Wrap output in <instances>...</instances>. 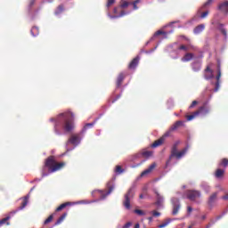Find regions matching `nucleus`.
I'll use <instances>...</instances> for the list:
<instances>
[{
  "label": "nucleus",
  "instance_id": "f257e3e1",
  "mask_svg": "<svg viewBox=\"0 0 228 228\" xmlns=\"http://www.w3.org/2000/svg\"><path fill=\"white\" fill-rule=\"evenodd\" d=\"M50 122H55L54 133L56 134H61L60 129H64L66 133H70L74 129V113L71 111L61 113L55 119L51 118Z\"/></svg>",
  "mask_w": 228,
  "mask_h": 228
},
{
  "label": "nucleus",
  "instance_id": "f03ea898",
  "mask_svg": "<svg viewBox=\"0 0 228 228\" xmlns=\"http://www.w3.org/2000/svg\"><path fill=\"white\" fill-rule=\"evenodd\" d=\"M63 167H65V163L61 162L57 164L56 160L54 159V157H50L45 161V164L42 172V177H47L49 174L58 172V170H61Z\"/></svg>",
  "mask_w": 228,
  "mask_h": 228
},
{
  "label": "nucleus",
  "instance_id": "7ed1b4c3",
  "mask_svg": "<svg viewBox=\"0 0 228 228\" xmlns=\"http://www.w3.org/2000/svg\"><path fill=\"white\" fill-rule=\"evenodd\" d=\"M205 79H215L216 82L212 86H215L214 92H216L217 90L220 89V77H222V70L220 69V64H218L217 68V76L215 78V75L213 74V70L211 69V65L208 66L207 69H205Z\"/></svg>",
  "mask_w": 228,
  "mask_h": 228
},
{
  "label": "nucleus",
  "instance_id": "20e7f679",
  "mask_svg": "<svg viewBox=\"0 0 228 228\" xmlns=\"http://www.w3.org/2000/svg\"><path fill=\"white\" fill-rule=\"evenodd\" d=\"M179 145V141H177L172 147L171 150V155L169 157V159L166 163V167H170V162L176 158V159H181V158H183L186 155V152H188L189 147H185L181 151H177V146Z\"/></svg>",
  "mask_w": 228,
  "mask_h": 228
},
{
  "label": "nucleus",
  "instance_id": "39448f33",
  "mask_svg": "<svg viewBox=\"0 0 228 228\" xmlns=\"http://www.w3.org/2000/svg\"><path fill=\"white\" fill-rule=\"evenodd\" d=\"M183 121H176L169 129V131H167L163 137H161L160 139L157 140L156 142H154L151 144V147L153 149H156V147H159V145H162V143L165 142V138H167V136H170V133H172V131H175V129H178L179 127H181V126H183Z\"/></svg>",
  "mask_w": 228,
  "mask_h": 228
},
{
  "label": "nucleus",
  "instance_id": "423d86ee",
  "mask_svg": "<svg viewBox=\"0 0 228 228\" xmlns=\"http://www.w3.org/2000/svg\"><path fill=\"white\" fill-rule=\"evenodd\" d=\"M28 200H29V195H27L24 197L21 206L17 210L11 212L10 216L0 220V227H1V225H4V224H6L7 225H10V223L8 222V220H10L12 218V216H13V215H15V213H17V211H22V209H24V208H26L28 206Z\"/></svg>",
  "mask_w": 228,
  "mask_h": 228
},
{
  "label": "nucleus",
  "instance_id": "0eeeda50",
  "mask_svg": "<svg viewBox=\"0 0 228 228\" xmlns=\"http://www.w3.org/2000/svg\"><path fill=\"white\" fill-rule=\"evenodd\" d=\"M209 113V108L208 106V103H205L203 106H201L199 110L195 111L193 114L187 116L188 122L193 120L196 117H199V115H201V117H206Z\"/></svg>",
  "mask_w": 228,
  "mask_h": 228
},
{
  "label": "nucleus",
  "instance_id": "6e6552de",
  "mask_svg": "<svg viewBox=\"0 0 228 228\" xmlns=\"http://www.w3.org/2000/svg\"><path fill=\"white\" fill-rule=\"evenodd\" d=\"M109 191L104 193V191H101V190H95L93 191L92 195L93 197H95V193H98L99 197H100V200H104V199H106V197H108V195H110V193H111V191H113V190H115V185L111 184V182H110L107 184Z\"/></svg>",
  "mask_w": 228,
  "mask_h": 228
},
{
  "label": "nucleus",
  "instance_id": "1a4fd4ad",
  "mask_svg": "<svg viewBox=\"0 0 228 228\" xmlns=\"http://www.w3.org/2000/svg\"><path fill=\"white\" fill-rule=\"evenodd\" d=\"M142 0H135L133 2V0H121L120 2V8H129V6H133V10H138L137 4L141 3Z\"/></svg>",
  "mask_w": 228,
  "mask_h": 228
},
{
  "label": "nucleus",
  "instance_id": "9d476101",
  "mask_svg": "<svg viewBox=\"0 0 228 228\" xmlns=\"http://www.w3.org/2000/svg\"><path fill=\"white\" fill-rule=\"evenodd\" d=\"M179 51H197V48L195 46L190 45V43H188L186 45H182L175 51H174L171 53V57H173L174 59L177 58V56H174V53L178 55L179 54Z\"/></svg>",
  "mask_w": 228,
  "mask_h": 228
},
{
  "label": "nucleus",
  "instance_id": "9b49d317",
  "mask_svg": "<svg viewBox=\"0 0 228 228\" xmlns=\"http://www.w3.org/2000/svg\"><path fill=\"white\" fill-rule=\"evenodd\" d=\"M134 196V192L133 191V189H129L127 193L125 195V200L123 202L126 209H131V199H133Z\"/></svg>",
  "mask_w": 228,
  "mask_h": 228
},
{
  "label": "nucleus",
  "instance_id": "f8f14e48",
  "mask_svg": "<svg viewBox=\"0 0 228 228\" xmlns=\"http://www.w3.org/2000/svg\"><path fill=\"white\" fill-rule=\"evenodd\" d=\"M92 202H94V201L79 200V201H76V202H66V203H63L61 206H59L56 208V211H61V209H65V208H67V206H76L77 204H92Z\"/></svg>",
  "mask_w": 228,
  "mask_h": 228
},
{
  "label": "nucleus",
  "instance_id": "ddd939ff",
  "mask_svg": "<svg viewBox=\"0 0 228 228\" xmlns=\"http://www.w3.org/2000/svg\"><path fill=\"white\" fill-rule=\"evenodd\" d=\"M92 202H94V201L79 200V201H76V202H66V203H63L61 206H59L56 208V211H61V209H65V208H67V206H76L77 204H92Z\"/></svg>",
  "mask_w": 228,
  "mask_h": 228
},
{
  "label": "nucleus",
  "instance_id": "4468645a",
  "mask_svg": "<svg viewBox=\"0 0 228 228\" xmlns=\"http://www.w3.org/2000/svg\"><path fill=\"white\" fill-rule=\"evenodd\" d=\"M186 197L189 200L195 201L197 199H200V191H187Z\"/></svg>",
  "mask_w": 228,
  "mask_h": 228
},
{
  "label": "nucleus",
  "instance_id": "2eb2a0df",
  "mask_svg": "<svg viewBox=\"0 0 228 228\" xmlns=\"http://www.w3.org/2000/svg\"><path fill=\"white\" fill-rule=\"evenodd\" d=\"M171 202L173 206L172 215H177L181 209V203L179 202V199L172 198Z\"/></svg>",
  "mask_w": 228,
  "mask_h": 228
},
{
  "label": "nucleus",
  "instance_id": "dca6fc26",
  "mask_svg": "<svg viewBox=\"0 0 228 228\" xmlns=\"http://www.w3.org/2000/svg\"><path fill=\"white\" fill-rule=\"evenodd\" d=\"M170 33H174V29H170L169 31H162V30H159L157 31L153 37L151 38L150 42H152V40L154 38H158V37H159V35H162V38H167V35H170Z\"/></svg>",
  "mask_w": 228,
  "mask_h": 228
},
{
  "label": "nucleus",
  "instance_id": "f3484780",
  "mask_svg": "<svg viewBox=\"0 0 228 228\" xmlns=\"http://www.w3.org/2000/svg\"><path fill=\"white\" fill-rule=\"evenodd\" d=\"M69 143L75 145V147H77V144L81 143V138H79V135H72L67 142V147H69Z\"/></svg>",
  "mask_w": 228,
  "mask_h": 228
},
{
  "label": "nucleus",
  "instance_id": "a211bd4d",
  "mask_svg": "<svg viewBox=\"0 0 228 228\" xmlns=\"http://www.w3.org/2000/svg\"><path fill=\"white\" fill-rule=\"evenodd\" d=\"M218 10L224 15H228V1L222 2L218 4Z\"/></svg>",
  "mask_w": 228,
  "mask_h": 228
},
{
  "label": "nucleus",
  "instance_id": "6ab92c4d",
  "mask_svg": "<svg viewBox=\"0 0 228 228\" xmlns=\"http://www.w3.org/2000/svg\"><path fill=\"white\" fill-rule=\"evenodd\" d=\"M156 168V162H153L147 169L142 172L141 177H145V175H149V174L152 173V170Z\"/></svg>",
  "mask_w": 228,
  "mask_h": 228
},
{
  "label": "nucleus",
  "instance_id": "aec40b11",
  "mask_svg": "<svg viewBox=\"0 0 228 228\" xmlns=\"http://www.w3.org/2000/svg\"><path fill=\"white\" fill-rule=\"evenodd\" d=\"M156 206H158V208H161V206H163V202H165V198H163V196L160 195L159 192L156 191Z\"/></svg>",
  "mask_w": 228,
  "mask_h": 228
},
{
  "label": "nucleus",
  "instance_id": "412c9836",
  "mask_svg": "<svg viewBox=\"0 0 228 228\" xmlns=\"http://www.w3.org/2000/svg\"><path fill=\"white\" fill-rule=\"evenodd\" d=\"M195 58V54L187 53L184 54V56L181 59L182 61L186 62V61H191Z\"/></svg>",
  "mask_w": 228,
  "mask_h": 228
},
{
  "label": "nucleus",
  "instance_id": "4be33fe9",
  "mask_svg": "<svg viewBox=\"0 0 228 228\" xmlns=\"http://www.w3.org/2000/svg\"><path fill=\"white\" fill-rule=\"evenodd\" d=\"M218 195V192H215L214 194H212L210 197H209V200H208V205L210 206V208H213L215 206V202L216 200V197Z\"/></svg>",
  "mask_w": 228,
  "mask_h": 228
},
{
  "label": "nucleus",
  "instance_id": "5701e85b",
  "mask_svg": "<svg viewBox=\"0 0 228 228\" xmlns=\"http://www.w3.org/2000/svg\"><path fill=\"white\" fill-rule=\"evenodd\" d=\"M138 63H140V57L137 56L130 62L129 69H136Z\"/></svg>",
  "mask_w": 228,
  "mask_h": 228
},
{
  "label": "nucleus",
  "instance_id": "b1692460",
  "mask_svg": "<svg viewBox=\"0 0 228 228\" xmlns=\"http://www.w3.org/2000/svg\"><path fill=\"white\" fill-rule=\"evenodd\" d=\"M124 77H126V74L125 73H120L117 79V87L120 88L122 82L124 81Z\"/></svg>",
  "mask_w": 228,
  "mask_h": 228
},
{
  "label": "nucleus",
  "instance_id": "393cba45",
  "mask_svg": "<svg viewBox=\"0 0 228 228\" xmlns=\"http://www.w3.org/2000/svg\"><path fill=\"white\" fill-rule=\"evenodd\" d=\"M205 28L206 26L204 24H200L194 28L193 32L195 35H199L204 31Z\"/></svg>",
  "mask_w": 228,
  "mask_h": 228
},
{
  "label": "nucleus",
  "instance_id": "a878e982",
  "mask_svg": "<svg viewBox=\"0 0 228 228\" xmlns=\"http://www.w3.org/2000/svg\"><path fill=\"white\" fill-rule=\"evenodd\" d=\"M217 28H218L219 31H221V33H223V35L224 37V40H226V38H227V30L225 29L224 25L222 24V23H219Z\"/></svg>",
  "mask_w": 228,
  "mask_h": 228
},
{
  "label": "nucleus",
  "instance_id": "bb28decb",
  "mask_svg": "<svg viewBox=\"0 0 228 228\" xmlns=\"http://www.w3.org/2000/svg\"><path fill=\"white\" fill-rule=\"evenodd\" d=\"M200 61H196L192 63V70H194V72H199V70H200Z\"/></svg>",
  "mask_w": 228,
  "mask_h": 228
},
{
  "label": "nucleus",
  "instance_id": "cd10ccee",
  "mask_svg": "<svg viewBox=\"0 0 228 228\" xmlns=\"http://www.w3.org/2000/svg\"><path fill=\"white\" fill-rule=\"evenodd\" d=\"M94 126H95V121H94L93 123L86 124V126L82 129V133H86L87 129H90V127H94Z\"/></svg>",
  "mask_w": 228,
  "mask_h": 228
},
{
  "label": "nucleus",
  "instance_id": "c85d7f7f",
  "mask_svg": "<svg viewBox=\"0 0 228 228\" xmlns=\"http://www.w3.org/2000/svg\"><path fill=\"white\" fill-rule=\"evenodd\" d=\"M200 187L202 188V190H204V191H206L208 193V191H209V190H211V188L209 187V184H208V183L203 182L200 184Z\"/></svg>",
  "mask_w": 228,
  "mask_h": 228
},
{
  "label": "nucleus",
  "instance_id": "c756f323",
  "mask_svg": "<svg viewBox=\"0 0 228 228\" xmlns=\"http://www.w3.org/2000/svg\"><path fill=\"white\" fill-rule=\"evenodd\" d=\"M64 10L65 9L63 8V5H59L58 8L55 11V15L57 17L60 16V14L63 13Z\"/></svg>",
  "mask_w": 228,
  "mask_h": 228
},
{
  "label": "nucleus",
  "instance_id": "7c9ffc66",
  "mask_svg": "<svg viewBox=\"0 0 228 228\" xmlns=\"http://www.w3.org/2000/svg\"><path fill=\"white\" fill-rule=\"evenodd\" d=\"M32 37H38L39 30L37 27H33L30 30Z\"/></svg>",
  "mask_w": 228,
  "mask_h": 228
},
{
  "label": "nucleus",
  "instance_id": "2f4dec72",
  "mask_svg": "<svg viewBox=\"0 0 228 228\" xmlns=\"http://www.w3.org/2000/svg\"><path fill=\"white\" fill-rule=\"evenodd\" d=\"M65 218H67V213H64L62 216H61V217L56 221L55 225H60V224H61Z\"/></svg>",
  "mask_w": 228,
  "mask_h": 228
},
{
  "label": "nucleus",
  "instance_id": "473e14b6",
  "mask_svg": "<svg viewBox=\"0 0 228 228\" xmlns=\"http://www.w3.org/2000/svg\"><path fill=\"white\" fill-rule=\"evenodd\" d=\"M129 12H122L119 15H114L112 16L111 14H109V17L110 19H118V17H124V15H127Z\"/></svg>",
  "mask_w": 228,
  "mask_h": 228
},
{
  "label": "nucleus",
  "instance_id": "72a5a7b5",
  "mask_svg": "<svg viewBox=\"0 0 228 228\" xmlns=\"http://www.w3.org/2000/svg\"><path fill=\"white\" fill-rule=\"evenodd\" d=\"M224 172H225V170H224V169H217L216 171V177H217V178L222 177L224 175Z\"/></svg>",
  "mask_w": 228,
  "mask_h": 228
},
{
  "label": "nucleus",
  "instance_id": "f704fd0d",
  "mask_svg": "<svg viewBox=\"0 0 228 228\" xmlns=\"http://www.w3.org/2000/svg\"><path fill=\"white\" fill-rule=\"evenodd\" d=\"M172 222V220L168 219L167 221L162 223L161 224L159 225V228H164L167 227V225H168V224H170Z\"/></svg>",
  "mask_w": 228,
  "mask_h": 228
},
{
  "label": "nucleus",
  "instance_id": "c9c22d12",
  "mask_svg": "<svg viewBox=\"0 0 228 228\" xmlns=\"http://www.w3.org/2000/svg\"><path fill=\"white\" fill-rule=\"evenodd\" d=\"M142 156H144L145 158H151V156H152V151H143Z\"/></svg>",
  "mask_w": 228,
  "mask_h": 228
},
{
  "label": "nucleus",
  "instance_id": "e433bc0d",
  "mask_svg": "<svg viewBox=\"0 0 228 228\" xmlns=\"http://www.w3.org/2000/svg\"><path fill=\"white\" fill-rule=\"evenodd\" d=\"M134 213H136V215H139L140 216H143V215H145V212L141 209H135Z\"/></svg>",
  "mask_w": 228,
  "mask_h": 228
},
{
  "label": "nucleus",
  "instance_id": "4c0bfd02",
  "mask_svg": "<svg viewBox=\"0 0 228 228\" xmlns=\"http://www.w3.org/2000/svg\"><path fill=\"white\" fill-rule=\"evenodd\" d=\"M150 213L152 215V216H155V217L161 216V213L158 211H151Z\"/></svg>",
  "mask_w": 228,
  "mask_h": 228
},
{
  "label": "nucleus",
  "instance_id": "58836bf2",
  "mask_svg": "<svg viewBox=\"0 0 228 228\" xmlns=\"http://www.w3.org/2000/svg\"><path fill=\"white\" fill-rule=\"evenodd\" d=\"M220 165L221 166H223V167H227V165H228V159H224L223 160H222V162L220 163Z\"/></svg>",
  "mask_w": 228,
  "mask_h": 228
},
{
  "label": "nucleus",
  "instance_id": "ea45409f",
  "mask_svg": "<svg viewBox=\"0 0 228 228\" xmlns=\"http://www.w3.org/2000/svg\"><path fill=\"white\" fill-rule=\"evenodd\" d=\"M208 15H209V12L206 11L201 13L200 19H206V17H208Z\"/></svg>",
  "mask_w": 228,
  "mask_h": 228
},
{
  "label": "nucleus",
  "instance_id": "a19ab883",
  "mask_svg": "<svg viewBox=\"0 0 228 228\" xmlns=\"http://www.w3.org/2000/svg\"><path fill=\"white\" fill-rule=\"evenodd\" d=\"M124 170H122V167L120 166H117L116 167V174H122Z\"/></svg>",
  "mask_w": 228,
  "mask_h": 228
},
{
  "label": "nucleus",
  "instance_id": "79ce46f5",
  "mask_svg": "<svg viewBox=\"0 0 228 228\" xmlns=\"http://www.w3.org/2000/svg\"><path fill=\"white\" fill-rule=\"evenodd\" d=\"M211 3H213V0H208V2L204 4L202 8H208V6H209V4H211Z\"/></svg>",
  "mask_w": 228,
  "mask_h": 228
},
{
  "label": "nucleus",
  "instance_id": "37998d69",
  "mask_svg": "<svg viewBox=\"0 0 228 228\" xmlns=\"http://www.w3.org/2000/svg\"><path fill=\"white\" fill-rule=\"evenodd\" d=\"M115 4V0H108L107 2V8H110L112 4Z\"/></svg>",
  "mask_w": 228,
  "mask_h": 228
},
{
  "label": "nucleus",
  "instance_id": "c03bdc74",
  "mask_svg": "<svg viewBox=\"0 0 228 228\" xmlns=\"http://www.w3.org/2000/svg\"><path fill=\"white\" fill-rule=\"evenodd\" d=\"M53 222V215H51L45 221V224L46 225V224H49Z\"/></svg>",
  "mask_w": 228,
  "mask_h": 228
},
{
  "label": "nucleus",
  "instance_id": "a18cd8bd",
  "mask_svg": "<svg viewBox=\"0 0 228 228\" xmlns=\"http://www.w3.org/2000/svg\"><path fill=\"white\" fill-rule=\"evenodd\" d=\"M175 24H177V21H172L167 25L168 28H175Z\"/></svg>",
  "mask_w": 228,
  "mask_h": 228
},
{
  "label": "nucleus",
  "instance_id": "49530a36",
  "mask_svg": "<svg viewBox=\"0 0 228 228\" xmlns=\"http://www.w3.org/2000/svg\"><path fill=\"white\" fill-rule=\"evenodd\" d=\"M197 104H199V102L193 101L192 103L190 105L189 108H195V106H197Z\"/></svg>",
  "mask_w": 228,
  "mask_h": 228
},
{
  "label": "nucleus",
  "instance_id": "de8ad7c7",
  "mask_svg": "<svg viewBox=\"0 0 228 228\" xmlns=\"http://www.w3.org/2000/svg\"><path fill=\"white\" fill-rule=\"evenodd\" d=\"M131 225H132V223H131V222H128V223H126V224L123 226V228H129Z\"/></svg>",
  "mask_w": 228,
  "mask_h": 228
},
{
  "label": "nucleus",
  "instance_id": "09e8293b",
  "mask_svg": "<svg viewBox=\"0 0 228 228\" xmlns=\"http://www.w3.org/2000/svg\"><path fill=\"white\" fill-rule=\"evenodd\" d=\"M142 163H143V161L140 162V163L137 164V165H132V166H131V168H136V167H140V165H142Z\"/></svg>",
  "mask_w": 228,
  "mask_h": 228
},
{
  "label": "nucleus",
  "instance_id": "8fccbe9b",
  "mask_svg": "<svg viewBox=\"0 0 228 228\" xmlns=\"http://www.w3.org/2000/svg\"><path fill=\"white\" fill-rule=\"evenodd\" d=\"M191 211H193V208L191 207H187V213H191Z\"/></svg>",
  "mask_w": 228,
  "mask_h": 228
},
{
  "label": "nucleus",
  "instance_id": "3c124183",
  "mask_svg": "<svg viewBox=\"0 0 228 228\" xmlns=\"http://www.w3.org/2000/svg\"><path fill=\"white\" fill-rule=\"evenodd\" d=\"M33 4H35V0H30L29 2V8H31V6H33Z\"/></svg>",
  "mask_w": 228,
  "mask_h": 228
},
{
  "label": "nucleus",
  "instance_id": "603ef678",
  "mask_svg": "<svg viewBox=\"0 0 228 228\" xmlns=\"http://www.w3.org/2000/svg\"><path fill=\"white\" fill-rule=\"evenodd\" d=\"M223 200H228V193L222 197Z\"/></svg>",
  "mask_w": 228,
  "mask_h": 228
},
{
  "label": "nucleus",
  "instance_id": "864d4df0",
  "mask_svg": "<svg viewBox=\"0 0 228 228\" xmlns=\"http://www.w3.org/2000/svg\"><path fill=\"white\" fill-rule=\"evenodd\" d=\"M156 49H158V46H155V49L150 51V52H146V54H149L151 53H154V51H156Z\"/></svg>",
  "mask_w": 228,
  "mask_h": 228
},
{
  "label": "nucleus",
  "instance_id": "5fc2aeb1",
  "mask_svg": "<svg viewBox=\"0 0 228 228\" xmlns=\"http://www.w3.org/2000/svg\"><path fill=\"white\" fill-rule=\"evenodd\" d=\"M148 220H149V222L151 224L152 222V220H154V217L153 216H150V217H148Z\"/></svg>",
  "mask_w": 228,
  "mask_h": 228
},
{
  "label": "nucleus",
  "instance_id": "6e6d98bb",
  "mask_svg": "<svg viewBox=\"0 0 228 228\" xmlns=\"http://www.w3.org/2000/svg\"><path fill=\"white\" fill-rule=\"evenodd\" d=\"M134 228H140V224H135L134 227Z\"/></svg>",
  "mask_w": 228,
  "mask_h": 228
},
{
  "label": "nucleus",
  "instance_id": "4d7b16f0",
  "mask_svg": "<svg viewBox=\"0 0 228 228\" xmlns=\"http://www.w3.org/2000/svg\"><path fill=\"white\" fill-rule=\"evenodd\" d=\"M183 38L187 41L188 44H190V39H188L186 37H183Z\"/></svg>",
  "mask_w": 228,
  "mask_h": 228
},
{
  "label": "nucleus",
  "instance_id": "13d9d810",
  "mask_svg": "<svg viewBox=\"0 0 228 228\" xmlns=\"http://www.w3.org/2000/svg\"><path fill=\"white\" fill-rule=\"evenodd\" d=\"M119 98H120V95H118V96L117 97V99H119ZM117 99L113 100L112 102H115V101H117Z\"/></svg>",
  "mask_w": 228,
  "mask_h": 228
},
{
  "label": "nucleus",
  "instance_id": "bf43d9fd",
  "mask_svg": "<svg viewBox=\"0 0 228 228\" xmlns=\"http://www.w3.org/2000/svg\"><path fill=\"white\" fill-rule=\"evenodd\" d=\"M142 190L143 191H147V187H144Z\"/></svg>",
  "mask_w": 228,
  "mask_h": 228
},
{
  "label": "nucleus",
  "instance_id": "052dcab7",
  "mask_svg": "<svg viewBox=\"0 0 228 228\" xmlns=\"http://www.w3.org/2000/svg\"><path fill=\"white\" fill-rule=\"evenodd\" d=\"M139 197L140 199H143V194H141Z\"/></svg>",
  "mask_w": 228,
  "mask_h": 228
},
{
  "label": "nucleus",
  "instance_id": "680f3d73",
  "mask_svg": "<svg viewBox=\"0 0 228 228\" xmlns=\"http://www.w3.org/2000/svg\"><path fill=\"white\" fill-rule=\"evenodd\" d=\"M201 218L202 220H206V216H203Z\"/></svg>",
  "mask_w": 228,
  "mask_h": 228
},
{
  "label": "nucleus",
  "instance_id": "e2e57ef3",
  "mask_svg": "<svg viewBox=\"0 0 228 228\" xmlns=\"http://www.w3.org/2000/svg\"><path fill=\"white\" fill-rule=\"evenodd\" d=\"M114 13H117V8H114Z\"/></svg>",
  "mask_w": 228,
  "mask_h": 228
},
{
  "label": "nucleus",
  "instance_id": "0e129e2a",
  "mask_svg": "<svg viewBox=\"0 0 228 228\" xmlns=\"http://www.w3.org/2000/svg\"><path fill=\"white\" fill-rule=\"evenodd\" d=\"M69 151H72V149H69V148H67V151L69 152Z\"/></svg>",
  "mask_w": 228,
  "mask_h": 228
},
{
  "label": "nucleus",
  "instance_id": "69168bd1",
  "mask_svg": "<svg viewBox=\"0 0 228 228\" xmlns=\"http://www.w3.org/2000/svg\"><path fill=\"white\" fill-rule=\"evenodd\" d=\"M220 218H222V216H218V217H217V220H220Z\"/></svg>",
  "mask_w": 228,
  "mask_h": 228
},
{
  "label": "nucleus",
  "instance_id": "338daca9",
  "mask_svg": "<svg viewBox=\"0 0 228 228\" xmlns=\"http://www.w3.org/2000/svg\"><path fill=\"white\" fill-rule=\"evenodd\" d=\"M191 227H193V224H191V225L189 226V228H191Z\"/></svg>",
  "mask_w": 228,
  "mask_h": 228
},
{
  "label": "nucleus",
  "instance_id": "774afa93",
  "mask_svg": "<svg viewBox=\"0 0 228 228\" xmlns=\"http://www.w3.org/2000/svg\"><path fill=\"white\" fill-rule=\"evenodd\" d=\"M159 2L163 1V0H159Z\"/></svg>",
  "mask_w": 228,
  "mask_h": 228
}]
</instances>
